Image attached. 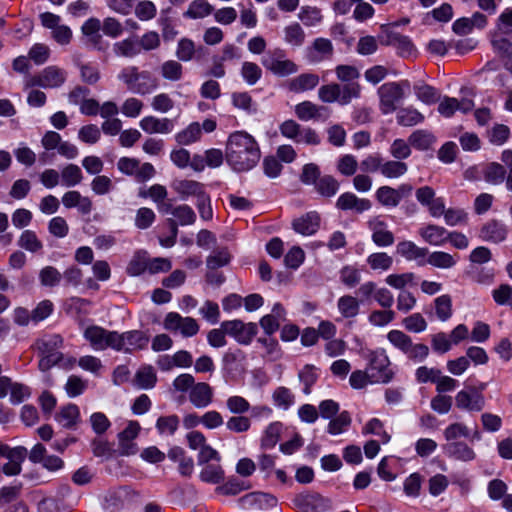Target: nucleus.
I'll return each instance as SVG.
<instances>
[{"instance_id": "54", "label": "nucleus", "mask_w": 512, "mask_h": 512, "mask_svg": "<svg viewBox=\"0 0 512 512\" xmlns=\"http://www.w3.org/2000/svg\"><path fill=\"white\" fill-rule=\"evenodd\" d=\"M414 92L418 100L427 105H432L440 100V93L427 84L415 85Z\"/></svg>"}, {"instance_id": "6", "label": "nucleus", "mask_w": 512, "mask_h": 512, "mask_svg": "<svg viewBox=\"0 0 512 512\" xmlns=\"http://www.w3.org/2000/svg\"><path fill=\"white\" fill-rule=\"evenodd\" d=\"M67 79V72L55 65L47 66L37 75L29 77L25 81V88L42 87L58 88L62 86Z\"/></svg>"}, {"instance_id": "62", "label": "nucleus", "mask_w": 512, "mask_h": 512, "mask_svg": "<svg viewBox=\"0 0 512 512\" xmlns=\"http://www.w3.org/2000/svg\"><path fill=\"white\" fill-rule=\"evenodd\" d=\"M140 71L137 66H127L119 72L117 78L133 93V87L138 83Z\"/></svg>"}, {"instance_id": "55", "label": "nucleus", "mask_w": 512, "mask_h": 512, "mask_svg": "<svg viewBox=\"0 0 512 512\" xmlns=\"http://www.w3.org/2000/svg\"><path fill=\"white\" fill-rule=\"evenodd\" d=\"M282 424L280 422L270 423L264 431L261 439V446L265 449L273 448L279 441Z\"/></svg>"}, {"instance_id": "1", "label": "nucleus", "mask_w": 512, "mask_h": 512, "mask_svg": "<svg viewBox=\"0 0 512 512\" xmlns=\"http://www.w3.org/2000/svg\"><path fill=\"white\" fill-rule=\"evenodd\" d=\"M261 158L256 139L246 131L231 133L226 141L225 159L232 170L246 172L254 168Z\"/></svg>"}, {"instance_id": "51", "label": "nucleus", "mask_w": 512, "mask_h": 512, "mask_svg": "<svg viewBox=\"0 0 512 512\" xmlns=\"http://www.w3.org/2000/svg\"><path fill=\"white\" fill-rule=\"evenodd\" d=\"M79 409L74 404H69L56 415V420L66 428L73 427L79 419Z\"/></svg>"}, {"instance_id": "52", "label": "nucleus", "mask_w": 512, "mask_h": 512, "mask_svg": "<svg viewBox=\"0 0 512 512\" xmlns=\"http://www.w3.org/2000/svg\"><path fill=\"white\" fill-rule=\"evenodd\" d=\"M199 477L205 483L219 484L224 480V471L220 465L207 464L201 470Z\"/></svg>"}, {"instance_id": "61", "label": "nucleus", "mask_w": 512, "mask_h": 512, "mask_svg": "<svg viewBox=\"0 0 512 512\" xmlns=\"http://www.w3.org/2000/svg\"><path fill=\"white\" fill-rule=\"evenodd\" d=\"M505 175L506 170L504 166L496 162L489 163L484 171V179L493 185L501 184L505 179Z\"/></svg>"}, {"instance_id": "23", "label": "nucleus", "mask_w": 512, "mask_h": 512, "mask_svg": "<svg viewBox=\"0 0 512 512\" xmlns=\"http://www.w3.org/2000/svg\"><path fill=\"white\" fill-rule=\"evenodd\" d=\"M172 188L181 196L182 199L195 197L196 200L206 194L204 185L195 180H176L172 184Z\"/></svg>"}, {"instance_id": "49", "label": "nucleus", "mask_w": 512, "mask_h": 512, "mask_svg": "<svg viewBox=\"0 0 512 512\" xmlns=\"http://www.w3.org/2000/svg\"><path fill=\"white\" fill-rule=\"evenodd\" d=\"M397 123L401 126L410 127L421 123L424 116L414 108H403L397 113Z\"/></svg>"}, {"instance_id": "7", "label": "nucleus", "mask_w": 512, "mask_h": 512, "mask_svg": "<svg viewBox=\"0 0 512 512\" xmlns=\"http://www.w3.org/2000/svg\"><path fill=\"white\" fill-rule=\"evenodd\" d=\"M262 65L273 74L284 77L297 72V65L285 58L284 51L276 49L267 52L261 59Z\"/></svg>"}, {"instance_id": "26", "label": "nucleus", "mask_w": 512, "mask_h": 512, "mask_svg": "<svg viewBox=\"0 0 512 512\" xmlns=\"http://www.w3.org/2000/svg\"><path fill=\"white\" fill-rule=\"evenodd\" d=\"M328 109L325 106H319L311 101H303L298 103L294 112L296 117L301 121L319 120L322 118L323 113Z\"/></svg>"}, {"instance_id": "46", "label": "nucleus", "mask_w": 512, "mask_h": 512, "mask_svg": "<svg viewBox=\"0 0 512 512\" xmlns=\"http://www.w3.org/2000/svg\"><path fill=\"white\" fill-rule=\"evenodd\" d=\"M434 307L436 316L440 321L445 322L451 318L453 309L450 295L444 294L435 298Z\"/></svg>"}, {"instance_id": "56", "label": "nucleus", "mask_w": 512, "mask_h": 512, "mask_svg": "<svg viewBox=\"0 0 512 512\" xmlns=\"http://www.w3.org/2000/svg\"><path fill=\"white\" fill-rule=\"evenodd\" d=\"M298 18L305 26H316L322 22L323 15L317 7L303 6L298 13Z\"/></svg>"}, {"instance_id": "17", "label": "nucleus", "mask_w": 512, "mask_h": 512, "mask_svg": "<svg viewBox=\"0 0 512 512\" xmlns=\"http://www.w3.org/2000/svg\"><path fill=\"white\" fill-rule=\"evenodd\" d=\"M439 101L438 112L446 118L453 116L456 111L467 113L474 107V102L468 98L458 100L454 97L445 96L442 99L440 98Z\"/></svg>"}, {"instance_id": "12", "label": "nucleus", "mask_w": 512, "mask_h": 512, "mask_svg": "<svg viewBox=\"0 0 512 512\" xmlns=\"http://www.w3.org/2000/svg\"><path fill=\"white\" fill-rule=\"evenodd\" d=\"M149 342V337L142 331L132 330L124 333H118V342L116 351L124 353H133L144 349Z\"/></svg>"}, {"instance_id": "35", "label": "nucleus", "mask_w": 512, "mask_h": 512, "mask_svg": "<svg viewBox=\"0 0 512 512\" xmlns=\"http://www.w3.org/2000/svg\"><path fill=\"white\" fill-rule=\"evenodd\" d=\"M113 51L117 56L125 58H134L138 56L141 53L138 38L131 37L116 42L113 46Z\"/></svg>"}, {"instance_id": "37", "label": "nucleus", "mask_w": 512, "mask_h": 512, "mask_svg": "<svg viewBox=\"0 0 512 512\" xmlns=\"http://www.w3.org/2000/svg\"><path fill=\"white\" fill-rule=\"evenodd\" d=\"M441 216H443L446 225L450 227L462 226L468 223V213L464 209L455 207L446 209L445 202H443Z\"/></svg>"}, {"instance_id": "63", "label": "nucleus", "mask_w": 512, "mask_h": 512, "mask_svg": "<svg viewBox=\"0 0 512 512\" xmlns=\"http://www.w3.org/2000/svg\"><path fill=\"white\" fill-rule=\"evenodd\" d=\"M63 185L73 187L82 181L81 169L74 164L67 165L61 172Z\"/></svg>"}, {"instance_id": "29", "label": "nucleus", "mask_w": 512, "mask_h": 512, "mask_svg": "<svg viewBox=\"0 0 512 512\" xmlns=\"http://www.w3.org/2000/svg\"><path fill=\"white\" fill-rule=\"evenodd\" d=\"M168 457L174 462H178V471L182 476L189 477L194 470V461L187 456L185 451L178 446L172 447L168 452Z\"/></svg>"}, {"instance_id": "50", "label": "nucleus", "mask_w": 512, "mask_h": 512, "mask_svg": "<svg viewBox=\"0 0 512 512\" xmlns=\"http://www.w3.org/2000/svg\"><path fill=\"white\" fill-rule=\"evenodd\" d=\"M314 186L321 196L328 198L334 196L339 190L338 181L330 175L321 177Z\"/></svg>"}, {"instance_id": "47", "label": "nucleus", "mask_w": 512, "mask_h": 512, "mask_svg": "<svg viewBox=\"0 0 512 512\" xmlns=\"http://www.w3.org/2000/svg\"><path fill=\"white\" fill-rule=\"evenodd\" d=\"M175 222L181 226L192 225L196 221V214L193 209L186 205H178L171 210Z\"/></svg>"}, {"instance_id": "8", "label": "nucleus", "mask_w": 512, "mask_h": 512, "mask_svg": "<svg viewBox=\"0 0 512 512\" xmlns=\"http://www.w3.org/2000/svg\"><path fill=\"white\" fill-rule=\"evenodd\" d=\"M84 338L94 350H105L107 348L115 350L117 348L118 332L92 325L85 329Z\"/></svg>"}, {"instance_id": "2", "label": "nucleus", "mask_w": 512, "mask_h": 512, "mask_svg": "<svg viewBox=\"0 0 512 512\" xmlns=\"http://www.w3.org/2000/svg\"><path fill=\"white\" fill-rule=\"evenodd\" d=\"M361 90L362 88L359 83H348L344 85L330 83L322 85L318 89V98L323 103L337 102L340 105H347L353 99L360 97Z\"/></svg>"}, {"instance_id": "10", "label": "nucleus", "mask_w": 512, "mask_h": 512, "mask_svg": "<svg viewBox=\"0 0 512 512\" xmlns=\"http://www.w3.org/2000/svg\"><path fill=\"white\" fill-rule=\"evenodd\" d=\"M164 328L169 331H180L184 337H192L199 331V325L195 319L182 317L176 312H170L166 315Z\"/></svg>"}, {"instance_id": "4", "label": "nucleus", "mask_w": 512, "mask_h": 512, "mask_svg": "<svg viewBox=\"0 0 512 512\" xmlns=\"http://www.w3.org/2000/svg\"><path fill=\"white\" fill-rule=\"evenodd\" d=\"M365 358L368 361L367 371L375 383H388L393 378V372L389 368L390 360L384 349L371 350Z\"/></svg>"}, {"instance_id": "27", "label": "nucleus", "mask_w": 512, "mask_h": 512, "mask_svg": "<svg viewBox=\"0 0 512 512\" xmlns=\"http://www.w3.org/2000/svg\"><path fill=\"white\" fill-rule=\"evenodd\" d=\"M62 203L66 208H78L81 214H89L92 211V201L89 197L82 196L78 191L71 190L62 196Z\"/></svg>"}, {"instance_id": "43", "label": "nucleus", "mask_w": 512, "mask_h": 512, "mask_svg": "<svg viewBox=\"0 0 512 512\" xmlns=\"http://www.w3.org/2000/svg\"><path fill=\"white\" fill-rule=\"evenodd\" d=\"M434 142V135L426 130H416L409 136L410 145L418 150H427Z\"/></svg>"}, {"instance_id": "59", "label": "nucleus", "mask_w": 512, "mask_h": 512, "mask_svg": "<svg viewBox=\"0 0 512 512\" xmlns=\"http://www.w3.org/2000/svg\"><path fill=\"white\" fill-rule=\"evenodd\" d=\"M157 377L151 366H146L138 370L135 375V382L141 389L153 388L156 384Z\"/></svg>"}, {"instance_id": "22", "label": "nucleus", "mask_w": 512, "mask_h": 512, "mask_svg": "<svg viewBox=\"0 0 512 512\" xmlns=\"http://www.w3.org/2000/svg\"><path fill=\"white\" fill-rule=\"evenodd\" d=\"M293 229L304 236H310L317 232L320 226V216L311 211L293 221Z\"/></svg>"}, {"instance_id": "16", "label": "nucleus", "mask_w": 512, "mask_h": 512, "mask_svg": "<svg viewBox=\"0 0 512 512\" xmlns=\"http://www.w3.org/2000/svg\"><path fill=\"white\" fill-rule=\"evenodd\" d=\"M396 252L408 261H415L417 265H426L428 248L419 247L409 240L401 241L396 246Z\"/></svg>"}, {"instance_id": "32", "label": "nucleus", "mask_w": 512, "mask_h": 512, "mask_svg": "<svg viewBox=\"0 0 512 512\" xmlns=\"http://www.w3.org/2000/svg\"><path fill=\"white\" fill-rule=\"evenodd\" d=\"M158 86V79L150 71L141 70L138 83L133 87V93L138 95L151 94Z\"/></svg>"}, {"instance_id": "20", "label": "nucleus", "mask_w": 512, "mask_h": 512, "mask_svg": "<svg viewBox=\"0 0 512 512\" xmlns=\"http://www.w3.org/2000/svg\"><path fill=\"white\" fill-rule=\"evenodd\" d=\"M372 231V241L379 247L391 246L394 243V235L388 230L387 223L379 217H374L368 222Z\"/></svg>"}, {"instance_id": "3", "label": "nucleus", "mask_w": 512, "mask_h": 512, "mask_svg": "<svg viewBox=\"0 0 512 512\" xmlns=\"http://www.w3.org/2000/svg\"><path fill=\"white\" fill-rule=\"evenodd\" d=\"M388 341L401 352H403L408 359L415 362L425 360L429 354V348L422 343H413L410 336L400 330H391L387 334Z\"/></svg>"}, {"instance_id": "48", "label": "nucleus", "mask_w": 512, "mask_h": 512, "mask_svg": "<svg viewBox=\"0 0 512 512\" xmlns=\"http://www.w3.org/2000/svg\"><path fill=\"white\" fill-rule=\"evenodd\" d=\"M407 171V164L395 159L383 162L381 174L386 178L394 179L403 176Z\"/></svg>"}, {"instance_id": "64", "label": "nucleus", "mask_w": 512, "mask_h": 512, "mask_svg": "<svg viewBox=\"0 0 512 512\" xmlns=\"http://www.w3.org/2000/svg\"><path fill=\"white\" fill-rule=\"evenodd\" d=\"M71 505L69 503H62L57 497H48L39 503L40 512H67Z\"/></svg>"}, {"instance_id": "53", "label": "nucleus", "mask_w": 512, "mask_h": 512, "mask_svg": "<svg viewBox=\"0 0 512 512\" xmlns=\"http://www.w3.org/2000/svg\"><path fill=\"white\" fill-rule=\"evenodd\" d=\"M196 383L195 378L189 373H183L178 375L172 382V388L175 392L181 393L179 400L182 403L185 400L184 394L190 393L194 384Z\"/></svg>"}, {"instance_id": "18", "label": "nucleus", "mask_w": 512, "mask_h": 512, "mask_svg": "<svg viewBox=\"0 0 512 512\" xmlns=\"http://www.w3.org/2000/svg\"><path fill=\"white\" fill-rule=\"evenodd\" d=\"M140 425L137 421H129L126 428L118 434L119 449L122 455H132L137 451L133 440L138 436Z\"/></svg>"}, {"instance_id": "34", "label": "nucleus", "mask_w": 512, "mask_h": 512, "mask_svg": "<svg viewBox=\"0 0 512 512\" xmlns=\"http://www.w3.org/2000/svg\"><path fill=\"white\" fill-rule=\"evenodd\" d=\"M337 309L343 318H355L360 312V301L351 295L341 296L337 301Z\"/></svg>"}, {"instance_id": "36", "label": "nucleus", "mask_w": 512, "mask_h": 512, "mask_svg": "<svg viewBox=\"0 0 512 512\" xmlns=\"http://www.w3.org/2000/svg\"><path fill=\"white\" fill-rule=\"evenodd\" d=\"M377 201L385 207H396L402 199L399 190L390 186H381L375 193Z\"/></svg>"}, {"instance_id": "45", "label": "nucleus", "mask_w": 512, "mask_h": 512, "mask_svg": "<svg viewBox=\"0 0 512 512\" xmlns=\"http://www.w3.org/2000/svg\"><path fill=\"white\" fill-rule=\"evenodd\" d=\"M160 73L165 80L176 82L182 79L183 66L176 60H167L162 63Z\"/></svg>"}, {"instance_id": "21", "label": "nucleus", "mask_w": 512, "mask_h": 512, "mask_svg": "<svg viewBox=\"0 0 512 512\" xmlns=\"http://www.w3.org/2000/svg\"><path fill=\"white\" fill-rule=\"evenodd\" d=\"M420 237L432 246H443L448 242L449 231L437 224H427L418 230Z\"/></svg>"}, {"instance_id": "5", "label": "nucleus", "mask_w": 512, "mask_h": 512, "mask_svg": "<svg viewBox=\"0 0 512 512\" xmlns=\"http://www.w3.org/2000/svg\"><path fill=\"white\" fill-rule=\"evenodd\" d=\"M404 88H409L408 81L387 82L378 88V96L380 99V110L384 114L394 112L397 105L404 98Z\"/></svg>"}, {"instance_id": "11", "label": "nucleus", "mask_w": 512, "mask_h": 512, "mask_svg": "<svg viewBox=\"0 0 512 512\" xmlns=\"http://www.w3.org/2000/svg\"><path fill=\"white\" fill-rule=\"evenodd\" d=\"M455 405L460 410L479 412L485 406V398L475 387H469L456 394Z\"/></svg>"}, {"instance_id": "39", "label": "nucleus", "mask_w": 512, "mask_h": 512, "mask_svg": "<svg viewBox=\"0 0 512 512\" xmlns=\"http://www.w3.org/2000/svg\"><path fill=\"white\" fill-rule=\"evenodd\" d=\"M244 506L246 505H258L260 509H269L277 507V499L266 493H254L244 496L241 499Z\"/></svg>"}, {"instance_id": "40", "label": "nucleus", "mask_w": 512, "mask_h": 512, "mask_svg": "<svg viewBox=\"0 0 512 512\" xmlns=\"http://www.w3.org/2000/svg\"><path fill=\"white\" fill-rule=\"evenodd\" d=\"M202 129L198 122H192L185 129L175 135V140L179 145H190L200 140Z\"/></svg>"}, {"instance_id": "42", "label": "nucleus", "mask_w": 512, "mask_h": 512, "mask_svg": "<svg viewBox=\"0 0 512 512\" xmlns=\"http://www.w3.org/2000/svg\"><path fill=\"white\" fill-rule=\"evenodd\" d=\"M214 11V7L207 0H193L184 16L190 19H200L210 15Z\"/></svg>"}, {"instance_id": "41", "label": "nucleus", "mask_w": 512, "mask_h": 512, "mask_svg": "<svg viewBox=\"0 0 512 512\" xmlns=\"http://www.w3.org/2000/svg\"><path fill=\"white\" fill-rule=\"evenodd\" d=\"M18 246L30 253H38L43 249V243L32 230H24L19 239Z\"/></svg>"}, {"instance_id": "60", "label": "nucleus", "mask_w": 512, "mask_h": 512, "mask_svg": "<svg viewBox=\"0 0 512 512\" xmlns=\"http://www.w3.org/2000/svg\"><path fill=\"white\" fill-rule=\"evenodd\" d=\"M318 376L317 369L313 365H306L299 371L298 378L304 385L303 392L306 395L311 393V388L318 380Z\"/></svg>"}, {"instance_id": "9", "label": "nucleus", "mask_w": 512, "mask_h": 512, "mask_svg": "<svg viewBox=\"0 0 512 512\" xmlns=\"http://www.w3.org/2000/svg\"><path fill=\"white\" fill-rule=\"evenodd\" d=\"M221 327L241 345H249L258 332L256 323H244L239 319L223 321Z\"/></svg>"}, {"instance_id": "14", "label": "nucleus", "mask_w": 512, "mask_h": 512, "mask_svg": "<svg viewBox=\"0 0 512 512\" xmlns=\"http://www.w3.org/2000/svg\"><path fill=\"white\" fill-rule=\"evenodd\" d=\"M415 197L423 207L427 208L431 217H441L444 199L442 197H436V192L432 187H419L415 192Z\"/></svg>"}, {"instance_id": "58", "label": "nucleus", "mask_w": 512, "mask_h": 512, "mask_svg": "<svg viewBox=\"0 0 512 512\" xmlns=\"http://www.w3.org/2000/svg\"><path fill=\"white\" fill-rule=\"evenodd\" d=\"M230 259V253L226 248L216 249L207 257L206 265L209 270H215L226 266Z\"/></svg>"}, {"instance_id": "24", "label": "nucleus", "mask_w": 512, "mask_h": 512, "mask_svg": "<svg viewBox=\"0 0 512 512\" xmlns=\"http://www.w3.org/2000/svg\"><path fill=\"white\" fill-rule=\"evenodd\" d=\"M336 207L344 211L353 210L362 213L371 208V203L368 199L358 198L355 194L346 192L339 196Z\"/></svg>"}, {"instance_id": "31", "label": "nucleus", "mask_w": 512, "mask_h": 512, "mask_svg": "<svg viewBox=\"0 0 512 512\" xmlns=\"http://www.w3.org/2000/svg\"><path fill=\"white\" fill-rule=\"evenodd\" d=\"M457 261V255H452L445 251H433L431 253L428 251L426 257V264L438 269H452L456 266Z\"/></svg>"}, {"instance_id": "28", "label": "nucleus", "mask_w": 512, "mask_h": 512, "mask_svg": "<svg viewBox=\"0 0 512 512\" xmlns=\"http://www.w3.org/2000/svg\"><path fill=\"white\" fill-rule=\"evenodd\" d=\"M319 80L315 73H302L289 81L288 88L292 92L302 93L313 90L319 84Z\"/></svg>"}, {"instance_id": "13", "label": "nucleus", "mask_w": 512, "mask_h": 512, "mask_svg": "<svg viewBox=\"0 0 512 512\" xmlns=\"http://www.w3.org/2000/svg\"><path fill=\"white\" fill-rule=\"evenodd\" d=\"M509 229L501 220L490 219L480 228L479 238L488 243L499 244L507 239Z\"/></svg>"}, {"instance_id": "30", "label": "nucleus", "mask_w": 512, "mask_h": 512, "mask_svg": "<svg viewBox=\"0 0 512 512\" xmlns=\"http://www.w3.org/2000/svg\"><path fill=\"white\" fill-rule=\"evenodd\" d=\"M445 454L459 461H472L476 454L471 447L464 442H450L444 446Z\"/></svg>"}, {"instance_id": "44", "label": "nucleus", "mask_w": 512, "mask_h": 512, "mask_svg": "<svg viewBox=\"0 0 512 512\" xmlns=\"http://www.w3.org/2000/svg\"><path fill=\"white\" fill-rule=\"evenodd\" d=\"M284 40L291 46L300 47L305 42V32L299 23H292L284 28Z\"/></svg>"}, {"instance_id": "33", "label": "nucleus", "mask_w": 512, "mask_h": 512, "mask_svg": "<svg viewBox=\"0 0 512 512\" xmlns=\"http://www.w3.org/2000/svg\"><path fill=\"white\" fill-rule=\"evenodd\" d=\"M63 345V338L59 334L44 335L36 342L37 349L42 355L62 354L59 349Z\"/></svg>"}, {"instance_id": "15", "label": "nucleus", "mask_w": 512, "mask_h": 512, "mask_svg": "<svg viewBox=\"0 0 512 512\" xmlns=\"http://www.w3.org/2000/svg\"><path fill=\"white\" fill-rule=\"evenodd\" d=\"M334 47L331 40L323 37L316 38L306 49L307 59L311 63H320L332 58Z\"/></svg>"}, {"instance_id": "19", "label": "nucleus", "mask_w": 512, "mask_h": 512, "mask_svg": "<svg viewBox=\"0 0 512 512\" xmlns=\"http://www.w3.org/2000/svg\"><path fill=\"white\" fill-rule=\"evenodd\" d=\"M213 388L206 382H196L189 393V401L197 409L208 407L213 402Z\"/></svg>"}, {"instance_id": "38", "label": "nucleus", "mask_w": 512, "mask_h": 512, "mask_svg": "<svg viewBox=\"0 0 512 512\" xmlns=\"http://www.w3.org/2000/svg\"><path fill=\"white\" fill-rule=\"evenodd\" d=\"M26 455L27 449L25 447L12 453V455L7 458L9 461L1 467V471L7 476L19 475L22 471V463Z\"/></svg>"}, {"instance_id": "57", "label": "nucleus", "mask_w": 512, "mask_h": 512, "mask_svg": "<svg viewBox=\"0 0 512 512\" xmlns=\"http://www.w3.org/2000/svg\"><path fill=\"white\" fill-rule=\"evenodd\" d=\"M180 424V419L177 415L161 416L156 421V429L161 435H173Z\"/></svg>"}, {"instance_id": "25", "label": "nucleus", "mask_w": 512, "mask_h": 512, "mask_svg": "<svg viewBox=\"0 0 512 512\" xmlns=\"http://www.w3.org/2000/svg\"><path fill=\"white\" fill-rule=\"evenodd\" d=\"M141 129L149 134H168L173 128V121L168 118H157L154 116H146L139 123Z\"/></svg>"}]
</instances>
